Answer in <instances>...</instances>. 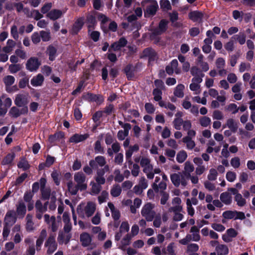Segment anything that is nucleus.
<instances>
[{
	"mask_svg": "<svg viewBox=\"0 0 255 255\" xmlns=\"http://www.w3.org/2000/svg\"><path fill=\"white\" fill-rule=\"evenodd\" d=\"M74 184L72 181H69L67 185L68 191L72 195H75L79 190L84 191L87 188L86 175L82 172L76 173L74 175Z\"/></svg>",
	"mask_w": 255,
	"mask_h": 255,
	"instance_id": "obj_1",
	"label": "nucleus"
},
{
	"mask_svg": "<svg viewBox=\"0 0 255 255\" xmlns=\"http://www.w3.org/2000/svg\"><path fill=\"white\" fill-rule=\"evenodd\" d=\"M155 205L150 202L145 203L142 207L140 214L147 222L152 221L156 215L154 210Z\"/></svg>",
	"mask_w": 255,
	"mask_h": 255,
	"instance_id": "obj_2",
	"label": "nucleus"
},
{
	"mask_svg": "<svg viewBox=\"0 0 255 255\" xmlns=\"http://www.w3.org/2000/svg\"><path fill=\"white\" fill-rule=\"evenodd\" d=\"M142 6L145 7L144 12L147 16H153L155 14L158 5L155 0H145L141 2Z\"/></svg>",
	"mask_w": 255,
	"mask_h": 255,
	"instance_id": "obj_3",
	"label": "nucleus"
},
{
	"mask_svg": "<svg viewBox=\"0 0 255 255\" xmlns=\"http://www.w3.org/2000/svg\"><path fill=\"white\" fill-rule=\"evenodd\" d=\"M188 178L182 172L173 173L170 175V179L173 184L175 187H179L181 185L185 187L188 183Z\"/></svg>",
	"mask_w": 255,
	"mask_h": 255,
	"instance_id": "obj_4",
	"label": "nucleus"
},
{
	"mask_svg": "<svg viewBox=\"0 0 255 255\" xmlns=\"http://www.w3.org/2000/svg\"><path fill=\"white\" fill-rule=\"evenodd\" d=\"M140 165L143 168V172L146 174L147 178L149 179H153L154 178L153 167L150 163V160L147 157H142L140 161Z\"/></svg>",
	"mask_w": 255,
	"mask_h": 255,
	"instance_id": "obj_5",
	"label": "nucleus"
},
{
	"mask_svg": "<svg viewBox=\"0 0 255 255\" xmlns=\"http://www.w3.org/2000/svg\"><path fill=\"white\" fill-rule=\"evenodd\" d=\"M96 210V205L95 203L92 201H89L87 203L83 210L78 208L77 211L79 215L82 216L85 215L87 217L89 218L94 214Z\"/></svg>",
	"mask_w": 255,
	"mask_h": 255,
	"instance_id": "obj_6",
	"label": "nucleus"
},
{
	"mask_svg": "<svg viewBox=\"0 0 255 255\" xmlns=\"http://www.w3.org/2000/svg\"><path fill=\"white\" fill-rule=\"evenodd\" d=\"M168 21L166 19H162L159 23L157 27L152 30L150 37L153 39L156 36L159 35L165 32L167 29Z\"/></svg>",
	"mask_w": 255,
	"mask_h": 255,
	"instance_id": "obj_7",
	"label": "nucleus"
},
{
	"mask_svg": "<svg viewBox=\"0 0 255 255\" xmlns=\"http://www.w3.org/2000/svg\"><path fill=\"white\" fill-rule=\"evenodd\" d=\"M80 240L82 245L84 247H88L89 250H92L96 247V245L92 242V236L88 233H82L80 236Z\"/></svg>",
	"mask_w": 255,
	"mask_h": 255,
	"instance_id": "obj_8",
	"label": "nucleus"
},
{
	"mask_svg": "<svg viewBox=\"0 0 255 255\" xmlns=\"http://www.w3.org/2000/svg\"><path fill=\"white\" fill-rule=\"evenodd\" d=\"M44 218L45 222L48 225L51 231L54 233L56 232L59 228L60 223L59 221H56L55 217L52 216L50 217L49 215L45 214Z\"/></svg>",
	"mask_w": 255,
	"mask_h": 255,
	"instance_id": "obj_9",
	"label": "nucleus"
},
{
	"mask_svg": "<svg viewBox=\"0 0 255 255\" xmlns=\"http://www.w3.org/2000/svg\"><path fill=\"white\" fill-rule=\"evenodd\" d=\"M44 246L47 248V254L51 255L53 253L57 248V245L53 235H50L46 240Z\"/></svg>",
	"mask_w": 255,
	"mask_h": 255,
	"instance_id": "obj_10",
	"label": "nucleus"
},
{
	"mask_svg": "<svg viewBox=\"0 0 255 255\" xmlns=\"http://www.w3.org/2000/svg\"><path fill=\"white\" fill-rule=\"evenodd\" d=\"M106 158L101 155L96 156L94 159L89 161V165L94 169H99V167H103L106 164Z\"/></svg>",
	"mask_w": 255,
	"mask_h": 255,
	"instance_id": "obj_11",
	"label": "nucleus"
},
{
	"mask_svg": "<svg viewBox=\"0 0 255 255\" xmlns=\"http://www.w3.org/2000/svg\"><path fill=\"white\" fill-rule=\"evenodd\" d=\"M40 65L41 62L38 58L31 57L27 61L26 68L28 70L33 72L36 71Z\"/></svg>",
	"mask_w": 255,
	"mask_h": 255,
	"instance_id": "obj_12",
	"label": "nucleus"
},
{
	"mask_svg": "<svg viewBox=\"0 0 255 255\" xmlns=\"http://www.w3.org/2000/svg\"><path fill=\"white\" fill-rule=\"evenodd\" d=\"M28 97V94L17 95L14 100L15 105L19 107H27L26 105L29 102Z\"/></svg>",
	"mask_w": 255,
	"mask_h": 255,
	"instance_id": "obj_13",
	"label": "nucleus"
},
{
	"mask_svg": "<svg viewBox=\"0 0 255 255\" xmlns=\"http://www.w3.org/2000/svg\"><path fill=\"white\" fill-rule=\"evenodd\" d=\"M168 211L174 213L172 219L175 222L181 221L184 217L181 213L183 212L182 207H171L168 209Z\"/></svg>",
	"mask_w": 255,
	"mask_h": 255,
	"instance_id": "obj_14",
	"label": "nucleus"
},
{
	"mask_svg": "<svg viewBox=\"0 0 255 255\" xmlns=\"http://www.w3.org/2000/svg\"><path fill=\"white\" fill-rule=\"evenodd\" d=\"M140 57L141 58L148 57L149 62L154 61L157 58L156 52L153 49L149 47L144 49Z\"/></svg>",
	"mask_w": 255,
	"mask_h": 255,
	"instance_id": "obj_15",
	"label": "nucleus"
},
{
	"mask_svg": "<svg viewBox=\"0 0 255 255\" xmlns=\"http://www.w3.org/2000/svg\"><path fill=\"white\" fill-rule=\"evenodd\" d=\"M28 112L27 107H23L20 110L16 107H12L9 110V114L13 118H17L21 115L26 114Z\"/></svg>",
	"mask_w": 255,
	"mask_h": 255,
	"instance_id": "obj_16",
	"label": "nucleus"
},
{
	"mask_svg": "<svg viewBox=\"0 0 255 255\" xmlns=\"http://www.w3.org/2000/svg\"><path fill=\"white\" fill-rule=\"evenodd\" d=\"M16 218L14 211H8L4 218V225L9 227L12 226L16 222Z\"/></svg>",
	"mask_w": 255,
	"mask_h": 255,
	"instance_id": "obj_17",
	"label": "nucleus"
},
{
	"mask_svg": "<svg viewBox=\"0 0 255 255\" xmlns=\"http://www.w3.org/2000/svg\"><path fill=\"white\" fill-rule=\"evenodd\" d=\"M71 238V233L60 231L58 233L57 241L60 245L67 244Z\"/></svg>",
	"mask_w": 255,
	"mask_h": 255,
	"instance_id": "obj_18",
	"label": "nucleus"
},
{
	"mask_svg": "<svg viewBox=\"0 0 255 255\" xmlns=\"http://www.w3.org/2000/svg\"><path fill=\"white\" fill-rule=\"evenodd\" d=\"M63 221L64 223V227H63V232L70 233L71 231L72 230V224L70 222V218L69 216L68 213L65 212L63 213L62 216Z\"/></svg>",
	"mask_w": 255,
	"mask_h": 255,
	"instance_id": "obj_19",
	"label": "nucleus"
},
{
	"mask_svg": "<svg viewBox=\"0 0 255 255\" xmlns=\"http://www.w3.org/2000/svg\"><path fill=\"white\" fill-rule=\"evenodd\" d=\"M86 22L88 28L89 32L95 28L97 21L95 16L93 13H88L87 15Z\"/></svg>",
	"mask_w": 255,
	"mask_h": 255,
	"instance_id": "obj_20",
	"label": "nucleus"
},
{
	"mask_svg": "<svg viewBox=\"0 0 255 255\" xmlns=\"http://www.w3.org/2000/svg\"><path fill=\"white\" fill-rule=\"evenodd\" d=\"M84 18L79 17L74 24L70 32L72 34H76L82 28L84 24Z\"/></svg>",
	"mask_w": 255,
	"mask_h": 255,
	"instance_id": "obj_21",
	"label": "nucleus"
},
{
	"mask_svg": "<svg viewBox=\"0 0 255 255\" xmlns=\"http://www.w3.org/2000/svg\"><path fill=\"white\" fill-rule=\"evenodd\" d=\"M223 128L228 127L232 132H236L238 128L237 123L233 119H229L227 120L226 123L223 126Z\"/></svg>",
	"mask_w": 255,
	"mask_h": 255,
	"instance_id": "obj_22",
	"label": "nucleus"
},
{
	"mask_svg": "<svg viewBox=\"0 0 255 255\" xmlns=\"http://www.w3.org/2000/svg\"><path fill=\"white\" fill-rule=\"evenodd\" d=\"M127 44V40L124 37H121L119 41L114 42L112 44L110 49L114 51L119 50L121 48L125 46Z\"/></svg>",
	"mask_w": 255,
	"mask_h": 255,
	"instance_id": "obj_23",
	"label": "nucleus"
},
{
	"mask_svg": "<svg viewBox=\"0 0 255 255\" xmlns=\"http://www.w3.org/2000/svg\"><path fill=\"white\" fill-rule=\"evenodd\" d=\"M47 236V231L45 229H42L39 234V236L36 241V248L37 251L41 250V247L43 241Z\"/></svg>",
	"mask_w": 255,
	"mask_h": 255,
	"instance_id": "obj_24",
	"label": "nucleus"
},
{
	"mask_svg": "<svg viewBox=\"0 0 255 255\" xmlns=\"http://www.w3.org/2000/svg\"><path fill=\"white\" fill-rule=\"evenodd\" d=\"M108 207L110 208L112 213V216L115 221L119 220L120 218L121 214L119 210L115 207L114 205L111 203H108Z\"/></svg>",
	"mask_w": 255,
	"mask_h": 255,
	"instance_id": "obj_25",
	"label": "nucleus"
},
{
	"mask_svg": "<svg viewBox=\"0 0 255 255\" xmlns=\"http://www.w3.org/2000/svg\"><path fill=\"white\" fill-rule=\"evenodd\" d=\"M3 81L6 87V90L8 92H11V88L10 86L12 85L15 81V79L13 76L11 75H7L3 78Z\"/></svg>",
	"mask_w": 255,
	"mask_h": 255,
	"instance_id": "obj_26",
	"label": "nucleus"
},
{
	"mask_svg": "<svg viewBox=\"0 0 255 255\" xmlns=\"http://www.w3.org/2000/svg\"><path fill=\"white\" fill-rule=\"evenodd\" d=\"M62 14L63 12L61 10L54 9L49 11L46 16L51 20H55L61 17Z\"/></svg>",
	"mask_w": 255,
	"mask_h": 255,
	"instance_id": "obj_27",
	"label": "nucleus"
},
{
	"mask_svg": "<svg viewBox=\"0 0 255 255\" xmlns=\"http://www.w3.org/2000/svg\"><path fill=\"white\" fill-rule=\"evenodd\" d=\"M88 137L89 134L87 133L84 134H75L70 137L69 141L71 142L78 143L85 140Z\"/></svg>",
	"mask_w": 255,
	"mask_h": 255,
	"instance_id": "obj_28",
	"label": "nucleus"
},
{
	"mask_svg": "<svg viewBox=\"0 0 255 255\" xmlns=\"http://www.w3.org/2000/svg\"><path fill=\"white\" fill-rule=\"evenodd\" d=\"M46 53L49 56V59L53 61L56 56L57 49L52 45H50L47 47Z\"/></svg>",
	"mask_w": 255,
	"mask_h": 255,
	"instance_id": "obj_29",
	"label": "nucleus"
},
{
	"mask_svg": "<svg viewBox=\"0 0 255 255\" xmlns=\"http://www.w3.org/2000/svg\"><path fill=\"white\" fill-rule=\"evenodd\" d=\"M194 170L193 165L189 161H186L184 164V170L182 172L185 174L186 176L189 178L190 176L191 173Z\"/></svg>",
	"mask_w": 255,
	"mask_h": 255,
	"instance_id": "obj_30",
	"label": "nucleus"
},
{
	"mask_svg": "<svg viewBox=\"0 0 255 255\" xmlns=\"http://www.w3.org/2000/svg\"><path fill=\"white\" fill-rule=\"evenodd\" d=\"M26 206L24 202L22 201H19L16 205V213L17 215L21 216L22 217H24L26 213Z\"/></svg>",
	"mask_w": 255,
	"mask_h": 255,
	"instance_id": "obj_31",
	"label": "nucleus"
},
{
	"mask_svg": "<svg viewBox=\"0 0 255 255\" xmlns=\"http://www.w3.org/2000/svg\"><path fill=\"white\" fill-rule=\"evenodd\" d=\"M152 187L155 192L161 193V192H165L164 190L166 189L167 184L165 182H161L158 185L156 183H153Z\"/></svg>",
	"mask_w": 255,
	"mask_h": 255,
	"instance_id": "obj_32",
	"label": "nucleus"
},
{
	"mask_svg": "<svg viewBox=\"0 0 255 255\" xmlns=\"http://www.w3.org/2000/svg\"><path fill=\"white\" fill-rule=\"evenodd\" d=\"M221 202L226 205H230L232 201L231 195L227 192H223L220 197Z\"/></svg>",
	"mask_w": 255,
	"mask_h": 255,
	"instance_id": "obj_33",
	"label": "nucleus"
},
{
	"mask_svg": "<svg viewBox=\"0 0 255 255\" xmlns=\"http://www.w3.org/2000/svg\"><path fill=\"white\" fill-rule=\"evenodd\" d=\"M203 16L202 12L198 11H194L189 13V17L193 21H200Z\"/></svg>",
	"mask_w": 255,
	"mask_h": 255,
	"instance_id": "obj_34",
	"label": "nucleus"
},
{
	"mask_svg": "<svg viewBox=\"0 0 255 255\" xmlns=\"http://www.w3.org/2000/svg\"><path fill=\"white\" fill-rule=\"evenodd\" d=\"M33 217L30 214H27L25 220L26 223V230L28 232H31L34 230V223L32 221Z\"/></svg>",
	"mask_w": 255,
	"mask_h": 255,
	"instance_id": "obj_35",
	"label": "nucleus"
},
{
	"mask_svg": "<svg viewBox=\"0 0 255 255\" xmlns=\"http://www.w3.org/2000/svg\"><path fill=\"white\" fill-rule=\"evenodd\" d=\"M44 81L43 76L40 74H38L36 76L34 77L31 80V84L35 87L39 86L42 85Z\"/></svg>",
	"mask_w": 255,
	"mask_h": 255,
	"instance_id": "obj_36",
	"label": "nucleus"
},
{
	"mask_svg": "<svg viewBox=\"0 0 255 255\" xmlns=\"http://www.w3.org/2000/svg\"><path fill=\"white\" fill-rule=\"evenodd\" d=\"M216 251L218 255H226L228 254L229 249L225 245H218L216 247Z\"/></svg>",
	"mask_w": 255,
	"mask_h": 255,
	"instance_id": "obj_37",
	"label": "nucleus"
},
{
	"mask_svg": "<svg viewBox=\"0 0 255 255\" xmlns=\"http://www.w3.org/2000/svg\"><path fill=\"white\" fill-rule=\"evenodd\" d=\"M232 39H234L237 41L241 45H243L245 43L246 40V35L244 32H240L238 34L235 35L232 37Z\"/></svg>",
	"mask_w": 255,
	"mask_h": 255,
	"instance_id": "obj_38",
	"label": "nucleus"
},
{
	"mask_svg": "<svg viewBox=\"0 0 255 255\" xmlns=\"http://www.w3.org/2000/svg\"><path fill=\"white\" fill-rule=\"evenodd\" d=\"M40 191L41 193V198L43 200L49 199L52 197L53 192H51V189L49 187L40 189Z\"/></svg>",
	"mask_w": 255,
	"mask_h": 255,
	"instance_id": "obj_39",
	"label": "nucleus"
},
{
	"mask_svg": "<svg viewBox=\"0 0 255 255\" xmlns=\"http://www.w3.org/2000/svg\"><path fill=\"white\" fill-rule=\"evenodd\" d=\"M15 45V41L11 39H8L7 41L6 46L3 47L2 51L6 53H9L13 50Z\"/></svg>",
	"mask_w": 255,
	"mask_h": 255,
	"instance_id": "obj_40",
	"label": "nucleus"
},
{
	"mask_svg": "<svg viewBox=\"0 0 255 255\" xmlns=\"http://www.w3.org/2000/svg\"><path fill=\"white\" fill-rule=\"evenodd\" d=\"M142 203V201L138 198H136L133 200V204L130 207V211L132 214L136 213V209L140 207Z\"/></svg>",
	"mask_w": 255,
	"mask_h": 255,
	"instance_id": "obj_41",
	"label": "nucleus"
},
{
	"mask_svg": "<svg viewBox=\"0 0 255 255\" xmlns=\"http://www.w3.org/2000/svg\"><path fill=\"white\" fill-rule=\"evenodd\" d=\"M121 192L122 188L119 184L113 185L110 191L111 195L114 197L119 196Z\"/></svg>",
	"mask_w": 255,
	"mask_h": 255,
	"instance_id": "obj_42",
	"label": "nucleus"
},
{
	"mask_svg": "<svg viewBox=\"0 0 255 255\" xmlns=\"http://www.w3.org/2000/svg\"><path fill=\"white\" fill-rule=\"evenodd\" d=\"M190 232L192 233L191 234L192 237V241L197 242L200 240L199 230L196 226L192 227L190 229Z\"/></svg>",
	"mask_w": 255,
	"mask_h": 255,
	"instance_id": "obj_43",
	"label": "nucleus"
},
{
	"mask_svg": "<svg viewBox=\"0 0 255 255\" xmlns=\"http://www.w3.org/2000/svg\"><path fill=\"white\" fill-rule=\"evenodd\" d=\"M139 150V146L138 144H134L133 146L129 147L128 149L126 151V157L127 159H130L132 156L133 152L137 151Z\"/></svg>",
	"mask_w": 255,
	"mask_h": 255,
	"instance_id": "obj_44",
	"label": "nucleus"
},
{
	"mask_svg": "<svg viewBox=\"0 0 255 255\" xmlns=\"http://www.w3.org/2000/svg\"><path fill=\"white\" fill-rule=\"evenodd\" d=\"M56 192L53 191V194H52V197H50V201L49 202V209L51 211H54L56 208V202L57 200L56 197Z\"/></svg>",
	"mask_w": 255,
	"mask_h": 255,
	"instance_id": "obj_45",
	"label": "nucleus"
},
{
	"mask_svg": "<svg viewBox=\"0 0 255 255\" xmlns=\"http://www.w3.org/2000/svg\"><path fill=\"white\" fill-rule=\"evenodd\" d=\"M184 86L182 84H179L175 89L174 94L178 98H182L184 96L183 90Z\"/></svg>",
	"mask_w": 255,
	"mask_h": 255,
	"instance_id": "obj_46",
	"label": "nucleus"
},
{
	"mask_svg": "<svg viewBox=\"0 0 255 255\" xmlns=\"http://www.w3.org/2000/svg\"><path fill=\"white\" fill-rule=\"evenodd\" d=\"M15 157V153L14 152H11L8 154L3 159L2 161V164L3 165H7L11 164L13 160Z\"/></svg>",
	"mask_w": 255,
	"mask_h": 255,
	"instance_id": "obj_47",
	"label": "nucleus"
},
{
	"mask_svg": "<svg viewBox=\"0 0 255 255\" xmlns=\"http://www.w3.org/2000/svg\"><path fill=\"white\" fill-rule=\"evenodd\" d=\"M187 157V154L184 150L179 151L176 155V160L179 163L183 162Z\"/></svg>",
	"mask_w": 255,
	"mask_h": 255,
	"instance_id": "obj_48",
	"label": "nucleus"
},
{
	"mask_svg": "<svg viewBox=\"0 0 255 255\" xmlns=\"http://www.w3.org/2000/svg\"><path fill=\"white\" fill-rule=\"evenodd\" d=\"M182 142L186 143V147L188 149H192L195 146V143L192 139L189 138H183Z\"/></svg>",
	"mask_w": 255,
	"mask_h": 255,
	"instance_id": "obj_49",
	"label": "nucleus"
},
{
	"mask_svg": "<svg viewBox=\"0 0 255 255\" xmlns=\"http://www.w3.org/2000/svg\"><path fill=\"white\" fill-rule=\"evenodd\" d=\"M124 71L128 79L130 80L134 77L132 65H128L124 69Z\"/></svg>",
	"mask_w": 255,
	"mask_h": 255,
	"instance_id": "obj_50",
	"label": "nucleus"
},
{
	"mask_svg": "<svg viewBox=\"0 0 255 255\" xmlns=\"http://www.w3.org/2000/svg\"><path fill=\"white\" fill-rule=\"evenodd\" d=\"M235 200L237 204L240 207H243L246 204V200L243 197L241 194H237L235 197Z\"/></svg>",
	"mask_w": 255,
	"mask_h": 255,
	"instance_id": "obj_51",
	"label": "nucleus"
},
{
	"mask_svg": "<svg viewBox=\"0 0 255 255\" xmlns=\"http://www.w3.org/2000/svg\"><path fill=\"white\" fill-rule=\"evenodd\" d=\"M115 175V180L118 182H121L124 179V175L121 173V171L119 169H116L114 171Z\"/></svg>",
	"mask_w": 255,
	"mask_h": 255,
	"instance_id": "obj_52",
	"label": "nucleus"
},
{
	"mask_svg": "<svg viewBox=\"0 0 255 255\" xmlns=\"http://www.w3.org/2000/svg\"><path fill=\"white\" fill-rule=\"evenodd\" d=\"M104 175L98 171L96 172V175L95 177V179L96 181V183L99 184L100 185H103L105 184L106 179L104 176Z\"/></svg>",
	"mask_w": 255,
	"mask_h": 255,
	"instance_id": "obj_53",
	"label": "nucleus"
},
{
	"mask_svg": "<svg viewBox=\"0 0 255 255\" xmlns=\"http://www.w3.org/2000/svg\"><path fill=\"white\" fill-rule=\"evenodd\" d=\"M17 166L19 168H21L23 170H26L29 168V164L28 161L24 158H21L18 163Z\"/></svg>",
	"mask_w": 255,
	"mask_h": 255,
	"instance_id": "obj_54",
	"label": "nucleus"
},
{
	"mask_svg": "<svg viewBox=\"0 0 255 255\" xmlns=\"http://www.w3.org/2000/svg\"><path fill=\"white\" fill-rule=\"evenodd\" d=\"M161 8L164 11H167L171 9L170 3L168 0H161L160 1Z\"/></svg>",
	"mask_w": 255,
	"mask_h": 255,
	"instance_id": "obj_55",
	"label": "nucleus"
},
{
	"mask_svg": "<svg viewBox=\"0 0 255 255\" xmlns=\"http://www.w3.org/2000/svg\"><path fill=\"white\" fill-rule=\"evenodd\" d=\"M40 37L43 41L47 42L51 39L50 32L49 31H40Z\"/></svg>",
	"mask_w": 255,
	"mask_h": 255,
	"instance_id": "obj_56",
	"label": "nucleus"
},
{
	"mask_svg": "<svg viewBox=\"0 0 255 255\" xmlns=\"http://www.w3.org/2000/svg\"><path fill=\"white\" fill-rule=\"evenodd\" d=\"M211 122V119L206 116L201 118L199 120V123L201 126L207 127L210 125Z\"/></svg>",
	"mask_w": 255,
	"mask_h": 255,
	"instance_id": "obj_57",
	"label": "nucleus"
},
{
	"mask_svg": "<svg viewBox=\"0 0 255 255\" xmlns=\"http://www.w3.org/2000/svg\"><path fill=\"white\" fill-rule=\"evenodd\" d=\"M184 122V121L182 118H175L173 122L174 128L177 130H180L181 126H183Z\"/></svg>",
	"mask_w": 255,
	"mask_h": 255,
	"instance_id": "obj_58",
	"label": "nucleus"
},
{
	"mask_svg": "<svg viewBox=\"0 0 255 255\" xmlns=\"http://www.w3.org/2000/svg\"><path fill=\"white\" fill-rule=\"evenodd\" d=\"M91 185L92 186L91 192L95 194H98L99 193L102 188L101 185L94 182H92L91 183Z\"/></svg>",
	"mask_w": 255,
	"mask_h": 255,
	"instance_id": "obj_59",
	"label": "nucleus"
},
{
	"mask_svg": "<svg viewBox=\"0 0 255 255\" xmlns=\"http://www.w3.org/2000/svg\"><path fill=\"white\" fill-rule=\"evenodd\" d=\"M153 226L155 228H160L162 224V219L160 214H156L155 217L153 219Z\"/></svg>",
	"mask_w": 255,
	"mask_h": 255,
	"instance_id": "obj_60",
	"label": "nucleus"
},
{
	"mask_svg": "<svg viewBox=\"0 0 255 255\" xmlns=\"http://www.w3.org/2000/svg\"><path fill=\"white\" fill-rule=\"evenodd\" d=\"M21 68V65L20 64H14L10 65L8 69L11 73H15L20 71Z\"/></svg>",
	"mask_w": 255,
	"mask_h": 255,
	"instance_id": "obj_61",
	"label": "nucleus"
},
{
	"mask_svg": "<svg viewBox=\"0 0 255 255\" xmlns=\"http://www.w3.org/2000/svg\"><path fill=\"white\" fill-rule=\"evenodd\" d=\"M94 150L96 153H104V149L102 146L101 141L97 140L96 141L94 146Z\"/></svg>",
	"mask_w": 255,
	"mask_h": 255,
	"instance_id": "obj_62",
	"label": "nucleus"
},
{
	"mask_svg": "<svg viewBox=\"0 0 255 255\" xmlns=\"http://www.w3.org/2000/svg\"><path fill=\"white\" fill-rule=\"evenodd\" d=\"M140 172V167L136 163H134L132 165V167L131 169V175L133 177H137L138 176Z\"/></svg>",
	"mask_w": 255,
	"mask_h": 255,
	"instance_id": "obj_63",
	"label": "nucleus"
},
{
	"mask_svg": "<svg viewBox=\"0 0 255 255\" xmlns=\"http://www.w3.org/2000/svg\"><path fill=\"white\" fill-rule=\"evenodd\" d=\"M167 254L168 255H176L174 243H170L167 247Z\"/></svg>",
	"mask_w": 255,
	"mask_h": 255,
	"instance_id": "obj_64",
	"label": "nucleus"
}]
</instances>
